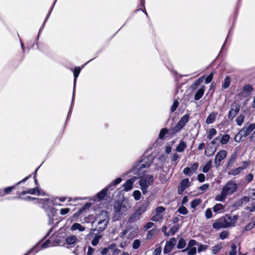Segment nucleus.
<instances>
[{"mask_svg":"<svg viewBox=\"0 0 255 255\" xmlns=\"http://www.w3.org/2000/svg\"><path fill=\"white\" fill-rule=\"evenodd\" d=\"M133 196L134 200L136 201H138L140 198L141 193L139 190H135L133 192Z\"/></svg>","mask_w":255,"mask_h":255,"instance_id":"obj_39","label":"nucleus"},{"mask_svg":"<svg viewBox=\"0 0 255 255\" xmlns=\"http://www.w3.org/2000/svg\"><path fill=\"white\" fill-rule=\"evenodd\" d=\"M178 230V227L177 226L175 225L171 228L167 234H166V236H173L176 232Z\"/></svg>","mask_w":255,"mask_h":255,"instance_id":"obj_30","label":"nucleus"},{"mask_svg":"<svg viewBox=\"0 0 255 255\" xmlns=\"http://www.w3.org/2000/svg\"><path fill=\"white\" fill-rule=\"evenodd\" d=\"M189 116L188 114L185 115L175 125L173 128V132L174 133L179 131L189 121Z\"/></svg>","mask_w":255,"mask_h":255,"instance_id":"obj_7","label":"nucleus"},{"mask_svg":"<svg viewBox=\"0 0 255 255\" xmlns=\"http://www.w3.org/2000/svg\"><path fill=\"white\" fill-rule=\"evenodd\" d=\"M213 227L215 229H219L220 228H226V226H225L223 221L213 223Z\"/></svg>","mask_w":255,"mask_h":255,"instance_id":"obj_29","label":"nucleus"},{"mask_svg":"<svg viewBox=\"0 0 255 255\" xmlns=\"http://www.w3.org/2000/svg\"><path fill=\"white\" fill-rule=\"evenodd\" d=\"M39 203L43 204V207L45 209L49 217V224L53 223V217L56 215V210L52 207V202L49 199H40Z\"/></svg>","mask_w":255,"mask_h":255,"instance_id":"obj_5","label":"nucleus"},{"mask_svg":"<svg viewBox=\"0 0 255 255\" xmlns=\"http://www.w3.org/2000/svg\"><path fill=\"white\" fill-rule=\"evenodd\" d=\"M148 206V202L147 201L144 202L142 205L136 211L139 215H141L147 209Z\"/></svg>","mask_w":255,"mask_h":255,"instance_id":"obj_18","label":"nucleus"},{"mask_svg":"<svg viewBox=\"0 0 255 255\" xmlns=\"http://www.w3.org/2000/svg\"><path fill=\"white\" fill-rule=\"evenodd\" d=\"M244 91L246 92H250L252 91V87L250 85H245L243 88Z\"/></svg>","mask_w":255,"mask_h":255,"instance_id":"obj_58","label":"nucleus"},{"mask_svg":"<svg viewBox=\"0 0 255 255\" xmlns=\"http://www.w3.org/2000/svg\"><path fill=\"white\" fill-rule=\"evenodd\" d=\"M178 105L179 103L177 101H174L171 108V111L172 112H174L176 110Z\"/></svg>","mask_w":255,"mask_h":255,"instance_id":"obj_56","label":"nucleus"},{"mask_svg":"<svg viewBox=\"0 0 255 255\" xmlns=\"http://www.w3.org/2000/svg\"><path fill=\"white\" fill-rule=\"evenodd\" d=\"M178 212L182 214L186 215L188 213V210L184 206H181L178 209Z\"/></svg>","mask_w":255,"mask_h":255,"instance_id":"obj_50","label":"nucleus"},{"mask_svg":"<svg viewBox=\"0 0 255 255\" xmlns=\"http://www.w3.org/2000/svg\"><path fill=\"white\" fill-rule=\"evenodd\" d=\"M190 186L189 180L188 178H185L181 180L180 185L178 188V192L179 194H182L184 190Z\"/></svg>","mask_w":255,"mask_h":255,"instance_id":"obj_12","label":"nucleus"},{"mask_svg":"<svg viewBox=\"0 0 255 255\" xmlns=\"http://www.w3.org/2000/svg\"><path fill=\"white\" fill-rule=\"evenodd\" d=\"M198 166H199V164L198 163H194V164H193L191 165V167H190V168L193 173L197 169Z\"/></svg>","mask_w":255,"mask_h":255,"instance_id":"obj_55","label":"nucleus"},{"mask_svg":"<svg viewBox=\"0 0 255 255\" xmlns=\"http://www.w3.org/2000/svg\"><path fill=\"white\" fill-rule=\"evenodd\" d=\"M157 233V231L156 229H152L149 231L147 234V238L148 239H151L152 237L154 236Z\"/></svg>","mask_w":255,"mask_h":255,"instance_id":"obj_42","label":"nucleus"},{"mask_svg":"<svg viewBox=\"0 0 255 255\" xmlns=\"http://www.w3.org/2000/svg\"><path fill=\"white\" fill-rule=\"evenodd\" d=\"M212 165V161L211 160H210L207 162V163L203 166L202 169V171L204 173L208 172L210 169L211 168Z\"/></svg>","mask_w":255,"mask_h":255,"instance_id":"obj_25","label":"nucleus"},{"mask_svg":"<svg viewBox=\"0 0 255 255\" xmlns=\"http://www.w3.org/2000/svg\"><path fill=\"white\" fill-rule=\"evenodd\" d=\"M186 245V242L183 238H181L178 242L177 248L179 249H183Z\"/></svg>","mask_w":255,"mask_h":255,"instance_id":"obj_33","label":"nucleus"},{"mask_svg":"<svg viewBox=\"0 0 255 255\" xmlns=\"http://www.w3.org/2000/svg\"><path fill=\"white\" fill-rule=\"evenodd\" d=\"M137 178V176H133L128 179L124 184V190L127 192L131 190L133 188V184Z\"/></svg>","mask_w":255,"mask_h":255,"instance_id":"obj_11","label":"nucleus"},{"mask_svg":"<svg viewBox=\"0 0 255 255\" xmlns=\"http://www.w3.org/2000/svg\"><path fill=\"white\" fill-rule=\"evenodd\" d=\"M227 152L225 150H221L216 155L215 159V164L217 167L220 166L222 160L226 158Z\"/></svg>","mask_w":255,"mask_h":255,"instance_id":"obj_9","label":"nucleus"},{"mask_svg":"<svg viewBox=\"0 0 255 255\" xmlns=\"http://www.w3.org/2000/svg\"><path fill=\"white\" fill-rule=\"evenodd\" d=\"M81 71V69L80 67L75 68V70L74 71V85L75 84L77 78L78 77L80 72Z\"/></svg>","mask_w":255,"mask_h":255,"instance_id":"obj_44","label":"nucleus"},{"mask_svg":"<svg viewBox=\"0 0 255 255\" xmlns=\"http://www.w3.org/2000/svg\"><path fill=\"white\" fill-rule=\"evenodd\" d=\"M239 111L240 106L238 105V104H235L232 105L228 114V118L232 120L238 114Z\"/></svg>","mask_w":255,"mask_h":255,"instance_id":"obj_13","label":"nucleus"},{"mask_svg":"<svg viewBox=\"0 0 255 255\" xmlns=\"http://www.w3.org/2000/svg\"><path fill=\"white\" fill-rule=\"evenodd\" d=\"M245 168V167H239L237 168H235L233 170H232L231 171V174L233 175H238V174H239L240 173V172L243 170L244 168Z\"/></svg>","mask_w":255,"mask_h":255,"instance_id":"obj_36","label":"nucleus"},{"mask_svg":"<svg viewBox=\"0 0 255 255\" xmlns=\"http://www.w3.org/2000/svg\"><path fill=\"white\" fill-rule=\"evenodd\" d=\"M14 188V186H11V187H6V188H4L3 191L1 190H0V195L2 196L5 194H8Z\"/></svg>","mask_w":255,"mask_h":255,"instance_id":"obj_26","label":"nucleus"},{"mask_svg":"<svg viewBox=\"0 0 255 255\" xmlns=\"http://www.w3.org/2000/svg\"><path fill=\"white\" fill-rule=\"evenodd\" d=\"M208 246L206 245H200L198 249V252H200L201 251H204L206 250L208 248Z\"/></svg>","mask_w":255,"mask_h":255,"instance_id":"obj_62","label":"nucleus"},{"mask_svg":"<svg viewBox=\"0 0 255 255\" xmlns=\"http://www.w3.org/2000/svg\"><path fill=\"white\" fill-rule=\"evenodd\" d=\"M162 218V215H160L156 213V214L152 217L151 220L153 221L157 222L161 220Z\"/></svg>","mask_w":255,"mask_h":255,"instance_id":"obj_51","label":"nucleus"},{"mask_svg":"<svg viewBox=\"0 0 255 255\" xmlns=\"http://www.w3.org/2000/svg\"><path fill=\"white\" fill-rule=\"evenodd\" d=\"M201 203V201L199 199H196L195 200H193L191 203V207L192 208H195L196 207H197L200 203Z\"/></svg>","mask_w":255,"mask_h":255,"instance_id":"obj_41","label":"nucleus"},{"mask_svg":"<svg viewBox=\"0 0 255 255\" xmlns=\"http://www.w3.org/2000/svg\"><path fill=\"white\" fill-rule=\"evenodd\" d=\"M85 228L79 223H74L73 224L71 228V231L79 230L80 232H83L85 230Z\"/></svg>","mask_w":255,"mask_h":255,"instance_id":"obj_21","label":"nucleus"},{"mask_svg":"<svg viewBox=\"0 0 255 255\" xmlns=\"http://www.w3.org/2000/svg\"><path fill=\"white\" fill-rule=\"evenodd\" d=\"M244 116L241 115L236 119V122L239 126H241L244 121Z\"/></svg>","mask_w":255,"mask_h":255,"instance_id":"obj_43","label":"nucleus"},{"mask_svg":"<svg viewBox=\"0 0 255 255\" xmlns=\"http://www.w3.org/2000/svg\"><path fill=\"white\" fill-rule=\"evenodd\" d=\"M212 212L211 209L209 208L207 209L205 211V216L207 219H209L212 217Z\"/></svg>","mask_w":255,"mask_h":255,"instance_id":"obj_52","label":"nucleus"},{"mask_svg":"<svg viewBox=\"0 0 255 255\" xmlns=\"http://www.w3.org/2000/svg\"><path fill=\"white\" fill-rule=\"evenodd\" d=\"M187 147L186 142L184 141H180L179 144L177 145L176 150L179 152H183Z\"/></svg>","mask_w":255,"mask_h":255,"instance_id":"obj_20","label":"nucleus"},{"mask_svg":"<svg viewBox=\"0 0 255 255\" xmlns=\"http://www.w3.org/2000/svg\"><path fill=\"white\" fill-rule=\"evenodd\" d=\"M206 87L204 86H202L201 88L198 90L195 95L194 99L196 101L200 100L203 96Z\"/></svg>","mask_w":255,"mask_h":255,"instance_id":"obj_17","label":"nucleus"},{"mask_svg":"<svg viewBox=\"0 0 255 255\" xmlns=\"http://www.w3.org/2000/svg\"><path fill=\"white\" fill-rule=\"evenodd\" d=\"M209 188V184H204L200 187L199 189L202 191H205L207 190Z\"/></svg>","mask_w":255,"mask_h":255,"instance_id":"obj_59","label":"nucleus"},{"mask_svg":"<svg viewBox=\"0 0 255 255\" xmlns=\"http://www.w3.org/2000/svg\"><path fill=\"white\" fill-rule=\"evenodd\" d=\"M222 248V246L221 244H219L216 246H214L212 248V251L213 254H216L218 252H219Z\"/></svg>","mask_w":255,"mask_h":255,"instance_id":"obj_38","label":"nucleus"},{"mask_svg":"<svg viewBox=\"0 0 255 255\" xmlns=\"http://www.w3.org/2000/svg\"><path fill=\"white\" fill-rule=\"evenodd\" d=\"M154 225V224L152 222H148L144 226V228L145 230H148L149 229H150L151 228H152L153 227V226Z\"/></svg>","mask_w":255,"mask_h":255,"instance_id":"obj_63","label":"nucleus"},{"mask_svg":"<svg viewBox=\"0 0 255 255\" xmlns=\"http://www.w3.org/2000/svg\"><path fill=\"white\" fill-rule=\"evenodd\" d=\"M109 221V217L108 213L105 211H101L97 215L93 224H96L97 226V230L99 232H102L105 229Z\"/></svg>","mask_w":255,"mask_h":255,"instance_id":"obj_3","label":"nucleus"},{"mask_svg":"<svg viewBox=\"0 0 255 255\" xmlns=\"http://www.w3.org/2000/svg\"><path fill=\"white\" fill-rule=\"evenodd\" d=\"M237 246L235 244H233L231 246V251L229 253L230 255H236Z\"/></svg>","mask_w":255,"mask_h":255,"instance_id":"obj_48","label":"nucleus"},{"mask_svg":"<svg viewBox=\"0 0 255 255\" xmlns=\"http://www.w3.org/2000/svg\"><path fill=\"white\" fill-rule=\"evenodd\" d=\"M122 181L121 178H118L116 179L113 182H112L108 186V188L113 189L116 186L120 183Z\"/></svg>","mask_w":255,"mask_h":255,"instance_id":"obj_22","label":"nucleus"},{"mask_svg":"<svg viewBox=\"0 0 255 255\" xmlns=\"http://www.w3.org/2000/svg\"><path fill=\"white\" fill-rule=\"evenodd\" d=\"M168 132V129L166 128H162L159 134V137L161 139L164 138L165 135Z\"/></svg>","mask_w":255,"mask_h":255,"instance_id":"obj_49","label":"nucleus"},{"mask_svg":"<svg viewBox=\"0 0 255 255\" xmlns=\"http://www.w3.org/2000/svg\"><path fill=\"white\" fill-rule=\"evenodd\" d=\"M217 133V130L215 128H211L207 133V137L209 139H211L212 137Z\"/></svg>","mask_w":255,"mask_h":255,"instance_id":"obj_31","label":"nucleus"},{"mask_svg":"<svg viewBox=\"0 0 255 255\" xmlns=\"http://www.w3.org/2000/svg\"><path fill=\"white\" fill-rule=\"evenodd\" d=\"M250 199L249 197L245 196L241 199L236 201L234 204L233 206L235 208H239L242 206L244 204L248 203L250 201Z\"/></svg>","mask_w":255,"mask_h":255,"instance_id":"obj_14","label":"nucleus"},{"mask_svg":"<svg viewBox=\"0 0 255 255\" xmlns=\"http://www.w3.org/2000/svg\"><path fill=\"white\" fill-rule=\"evenodd\" d=\"M237 188V185L232 182H228L222 188L220 194L215 197V200L217 201L224 202L228 195H230L234 193Z\"/></svg>","mask_w":255,"mask_h":255,"instance_id":"obj_2","label":"nucleus"},{"mask_svg":"<svg viewBox=\"0 0 255 255\" xmlns=\"http://www.w3.org/2000/svg\"><path fill=\"white\" fill-rule=\"evenodd\" d=\"M228 233L226 231H223L220 233V237L221 239L224 240L227 238Z\"/></svg>","mask_w":255,"mask_h":255,"instance_id":"obj_60","label":"nucleus"},{"mask_svg":"<svg viewBox=\"0 0 255 255\" xmlns=\"http://www.w3.org/2000/svg\"><path fill=\"white\" fill-rule=\"evenodd\" d=\"M130 209L129 204L127 201L122 202L117 201L115 202L114 210L115 213V217L118 220L122 217L126 215L127 212Z\"/></svg>","mask_w":255,"mask_h":255,"instance_id":"obj_4","label":"nucleus"},{"mask_svg":"<svg viewBox=\"0 0 255 255\" xmlns=\"http://www.w3.org/2000/svg\"><path fill=\"white\" fill-rule=\"evenodd\" d=\"M165 208L163 207L159 206L156 208V213L160 215H162L163 216V213L165 211Z\"/></svg>","mask_w":255,"mask_h":255,"instance_id":"obj_46","label":"nucleus"},{"mask_svg":"<svg viewBox=\"0 0 255 255\" xmlns=\"http://www.w3.org/2000/svg\"><path fill=\"white\" fill-rule=\"evenodd\" d=\"M196 244V242L194 240H191L189 241L188 244V248L190 247H192L194 246Z\"/></svg>","mask_w":255,"mask_h":255,"instance_id":"obj_64","label":"nucleus"},{"mask_svg":"<svg viewBox=\"0 0 255 255\" xmlns=\"http://www.w3.org/2000/svg\"><path fill=\"white\" fill-rule=\"evenodd\" d=\"M238 219V215L231 216L230 215H226L224 217V220L223 221L225 226H226V228L235 226Z\"/></svg>","mask_w":255,"mask_h":255,"instance_id":"obj_8","label":"nucleus"},{"mask_svg":"<svg viewBox=\"0 0 255 255\" xmlns=\"http://www.w3.org/2000/svg\"><path fill=\"white\" fill-rule=\"evenodd\" d=\"M141 242L139 240L136 239L133 241L132 245L133 249H137L140 245Z\"/></svg>","mask_w":255,"mask_h":255,"instance_id":"obj_40","label":"nucleus"},{"mask_svg":"<svg viewBox=\"0 0 255 255\" xmlns=\"http://www.w3.org/2000/svg\"><path fill=\"white\" fill-rule=\"evenodd\" d=\"M213 78V73H211L205 79V83L209 84L212 80Z\"/></svg>","mask_w":255,"mask_h":255,"instance_id":"obj_57","label":"nucleus"},{"mask_svg":"<svg viewBox=\"0 0 255 255\" xmlns=\"http://www.w3.org/2000/svg\"><path fill=\"white\" fill-rule=\"evenodd\" d=\"M217 114L216 113H212L210 114L207 117L206 123L207 124H211L214 123L217 117Z\"/></svg>","mask_w":255,"mask_h":255,"instance_id":"obj_19","label":"nucleus"},{"mask_svg":"<svg viewBox=\"0 0 255 255\" xmlns=\"http://www.w3.org/2000/svg\"><path fill=\"white\" fill-rule=\"evenodd\" d=\"M176 243V241L174 238H172L167 241L163 249V253L164 254L169 253L173 249Z\"/></svg>","mask_w":255,"mask_h":255,"instance_id":"obj_10","label":"nucleus"},{"mask_svg":"<svg viewBox=\"0 0 255 255\" xmlns=\"http://www.w3.org/2000/svg\"><path fill=\"white\" fill-rule=\"evenodd\" d=\"M187 250H188L187 253L188 255H195L196 254V249L195 247L191 248L189 250H188V248L183 250L182 252H184Z\"/></svg>","mask_w":255,"mask_h":255,"instance_id":"obj_37","label":"nucleus"},{"mask_svg":"<svg viewBox=\"0 0 255 255\" xmlns=\"http://www.w3.org/2000/svg\"><path fill=\"white\" fill-rule=\"evenodd\" d=\"M183 172L184 174L189 176H191L193 174V173L189 167L185 168L183 170Z\"/></svg>","mask_w":255,"mask_h":255,"instance_id":"obj_53","label":"nucleus"},{"mask_svg":"<svg viewBox=\"0 0 255 255\" xmlns=\"http://www.w3.org/2000/svg\"><path fill=\"white\" fill-rule=\"evenodd\" d=\"M236 158V155H232L228 163V165H232L235 162Z\"/></svg>","mask_w":255,"mask_h":255,"instance_id":"obj_61","label":"nucleus"},{"mask_svg":"<svg viewBox=\"0 0 255 255\" xmlns=\"http://www.w3.org/2000/svg\"><path fill=\"white\" fill-rule=\"evenodd\" d=\"M255 128V124H252L244 127L237 134L235 138L236 141H240L243 136L246 137Z\"/></svg>","mask_w":255,"mask_h":255,"instance_id":"obj_6","label":"nucleus"},{"mask_svg":"<svg viewBox=\"0 0 255 255\" xmlns=\"http://www.w3.org/2000/svg\"><path fill=\"white\" fill-rule=\"evenodd\" d=\"M140 217V215L138 214V213L135 211L133 214L131 215V216L129 218V221L130 222H133L137 220H138Z\"/></svg>","mask_w":255,"mask_h":255,"instance_id":"obj_28","label":"nucleus"},{"mask_svg":"<svg viewBox=\"0 0 255 255\" xmlns=\"http://www.w3.org/2000/svg\"><path fill=\"white\" fill-rule=\"evenodd\" d=\"M101 238V235H98L95 236L91 242L92 245L93 246H96L99 243V241Z\"/></svg>","mask_w":255,"mask_h":255,"instance_id":"obj_35","label":"nucleus"},{"mask_svg":"<svg viewBox=\"0 0 255 255\" xmlns=\"http://www.w3.org/2000/svg\"><path fill=\"white\" fill-rule=\"evenodd\" d=\"M255 225V221H252L251 222H250V223H249L247 225H246L245 228H244V230L245 231H249L251 229H252Z\"/></svg>","mask_w":255,"mask_h":255,"instance_id":"obj_45","label":"nucleus"},{"mask_svg":"<svg viewBox=\"0 0 255 255\" xmlns=\"http://www.w3.org/2000/svg\"><path fill=\"white\" fill-rule=\"evenodd\" d=\"M152 162L151 157H146L138 162L137 164L133 168L132 171L137 175L139 178V185L143 194L147 192V189L151 186L154 182V178L150 174H144L146 169L150 166Z\"/></svg>","mask_w":255,"mask_h":255,"instance_id":"obj_1","label":"nucleus"},{"mask_svg":"<svg viewBox=\"0 0 255 255\" xmlns=\"http://www.w3.org/2000/svg\"><path fill=\"white\" fill-rule=\"evenodd\" d=\"M205 77L204 76L201 77L198 80H197L194 84L193 85V87H196L198 86L201 83H202L204 80Z\"/></svg>","mask_w":255,"mask_h":255,"instance_id":"obj_47","label":"nucleus"},{"mask_svg":"<svg viewBox=\"0 0 255 255\" xmlns=\"http://www.w3.org/2000/svg\"><path fill=\"white\" fill-rule=\"evenodd\" d=\"M25 194H30L31 195H35L37 194L38 195H41L40 191L38 189V188H32L28 190L27 191H23L20 194V195H23Z\"/></svg>","mask_w":255,"mask_h":255,"instance_id":"obj_16","label":"nucleus"},{"mask_svg":"<svg viewBox=\"0 0 255 255\" xmlns=\"http://www.w3.org/2000/svg\"><path fill=\"white\" fill-rule=\"evenodd\" d=\"M66 243L69 245H72L79 242L77 237L74 235H70L66 237Z\"/></svg>","mask_w":255,"mask_h":255,"instance_id":"obj_15","label":"nucleus"},{"mask_svg":"<svg viewBox=\"0 0 255 255\" xmlns=\"http://www.w3.org/2000/svg\"><path fill=\"white\" fill-rule=\"evenodd\" d=\"M109 189V188H108V187L107 188L104 189L97 194V196L99 200L103 199L107 195V191Z\"/></svg>","mask_w":255,"mask_h":255,"instance_id":"obj_27","label":"nucleus"},{"mask_svg":"<svg viewBox=\"0 0 255 255\" xmlns=\"http://www.w3.org/2000/svg\"><path fill=\"white\" fill-rule=\"evenodd\" d=\"M197 178L200 182H203L205 180V176L203 173H200L198 174Z\"/></svg>","mask_w":255,"mask_h":255,"instance_id":"obj_54","label":"nucleus"},{"mask_svg":"<svg viewBox=\"0 0 255 255\" xmlns=\"http://www.w3.org/2000/svg\"><path fill=\"white\" fill-rule=\"evenodd\" d=\"M230 139V136L228 134H225L220 138V142L222 144H225L228 143Z\"/></svg>","mask_w":255,"mask_h":255,"instance_id":"obj_34","label":"nucleus"},{"mask_svg":"<svg viewBox=\"0 0 255 255\" xmlns=\"http://www.w3.org/2000/svg\"><path fill=\"white\" fill-rule=\"evenodd\" d=\"M215 151L212 147H207L205 150V155L208 157L211 156L215 153Z\"/></svg>","mask_w":255,"mask_h":255,"instance_id":"obj_24","label":"nucleus"},{"mask_svg":"<svg viewBox=\"0 0 255 255\" xmlns=\"http://www.w3.org/2000/svg\"><path fill=\"white\" fill-rule=\"evenodd\" d=\"M230 77L228 76H226L222 85L223 88L224 89L228 88L230 86Z\"/></svg>","mask_w":255,"mask_h":255,"instance_id":"obj_32","label":"nucleus"},{"mask_svg":"<svg viewBox=\"0 0 255 255\" xmlns=\"http://www.w3.org/2000/svg\"><path fill=\"white\" fill-rule=\"evenodd\" d=\"M224 206L221 204H217L213 208L215 213H221L224 209Z\"/></svg>","mask_w":255,"mask_h":255,"instance_id":"obj_23","label":"nucleus"}]
</instances>
